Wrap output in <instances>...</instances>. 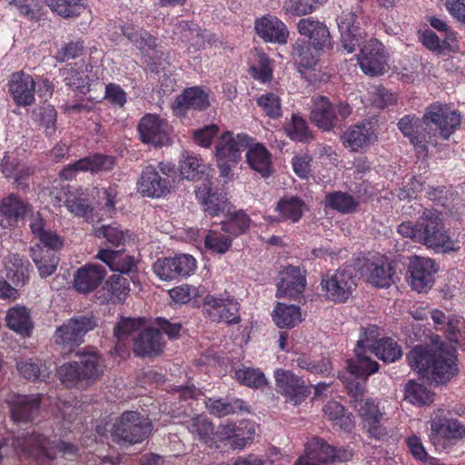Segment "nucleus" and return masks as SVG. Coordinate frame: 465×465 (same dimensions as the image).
Instances as JSON below:
<instances>
[{
	"mask_svg": "<svg viewBox=\"0 0 465 465\" xmlns=\"http://www.w3.org/2000/svg\"><path fill=\"white\" fill-rule=\"evenodd\" d=\"M407 361L414 371L438 384H445L459 372L456 348L432 339L430 345L415 346L408 354Z\"/></svg>",
	"mask_w": 465,
	"mask_h": 465,
	"instance_id": "obj_1",
	"label": "nucleus"
},
{
	"mask_svg": "<svg viewBox=\"0 0 465 465\" xmlns=\"http://www.w3.org/2000/svg\"><path fill=\"white\" fill-rule=\"evenodd\" d=\"M377 336L376 326L361 329L355 348V360L349 361L350 370L355 375L368 377L378 371L379 365L371 360V354L386 362H393L401 357V348L396 341L391 338L376 341Z\"/></svg>",
	"mask_w": 465,
	"mask_h": 465,
	"instance_id": "obj_2",
	"label": "nucleus"
},
{
	"mask_svg": "<svg viewBox=\"0 0 465 465\" xmlns=\"http://www.w3.org/2000/svg\"><path fill=\"white\" fill-rule=\"evenodd\" d=\"M398 232L437 252L459 249L457 242L445 231L441 214L435 210H425L416 224L411 222L401 223L398 226Z\"/></svg>",
	"mask_w": 465,
	"mask_h": 465,
	"instance_id": "obj_3",
	"label": "nucleus"
},
{
	"mask_svg": "<svg viewBox=\"0 0 465 465\" xmlns=\"http://www.w3.org/2000/svg\"><path fill=\"white\" fill-rule=\"evenodd\" d=\"M250 145V137L245 134L233 135L231 132L223 133L215 147L217 166L222 177L231 180L232 169L241 160V153Z\"/></svg>",
	"mask_w": 465,
	"mask_h": 465,
	"instance_id": "obj_4",
	"label": "nucleus"
},
{
	"mask_svg": "<svg viewBox=\"0 0 465 465\" xmlns=\"http://www.w3.org/2000/svg\"><path fill=\"white\" fill-rule=\"evenodd\" d=\"M152 430V423L138 412L126 411L113 427L112 436L119 443L135 444L143 440Z\"/></svg>",
	"mask_w": 465,
	"mask_h": 465,
	"instance_id": "obj_5",
	"label": "nucleus"
},
{
	"mask_svg": "<svg viewBox=\"0 0 465 465\" xmlns=\"http://www.w3.org/2000/svg\"><path fill=\"white\" fill-rule=\"evenodd\" d=\"M352 457L348 449L334 450L331 445L319 438H313L305 445V452L294 465H325L329 462L346 461Z\"/></svg>",
	"mask_w": 465,
	"mask_h": 465,
	"instance_id": "obj_6",
	"label": "nucleus"
},
{
	"mask_svg": "<svg viewBox=\"0 0 465 465\" xmlns=\"http://www.w3.org/2000/svg\"><path fill=\"white\" fill-rule=\"evenodd\" d=\"M351 111L347 103L333 105L328 98L319 96L313 100L311 119L320 129L330 131L338 122L345 120Z\"/></svg>",
	"mask_w": 465,
	"mask_h": 465,
	"instance_id": "obj_7",
	"label": "nucleus"
},
{
	"mask_svg": "<svg viewBox=\"0 0 465 465\" xmlns=\"http://www.w3.org/2000/svg\"><path fill=\"white\" fill-rule=\"evenodd\" d=\"M325 296L334 302H344L356 288L354 270L346 267L337 270L332 274L325 275L321 282Z\"/></svg>",
	"mask_w": 465,
	"mask_h": 465,
	"instance_id": "obj_8",
	"label": "nucleus"
},
{
	"mask_svg": "<svg viewBox=\"0 0 465 465\" xmlns=\"http://www.w3.org/2000/svg\"><path fill=\"white\" fill-rule=\"evenodd\" d=\"M197 268L196 260L190 254L158 259L153 265L154 273L163 281H172L193 274Z\"/></svg>",
	"mask_w": 465,
	"mask_h": 465,
	"instance_id": "obj_9",
	"label": "nucleus"
},
{
	"mask_svg": "<svg viewBox=\"0 0 465 465\" xmlns=\"http://www.w3.org/2000/svg\"><path fill=\"white\" fill-rule=\"evenodd\" d=\"M96 325L93 317L71 318L57 327L54 332L55 342L65 347L79 346L84 341V336Z\"/></svg>",
	"mask_w": 465,
	"mask_h": 465,
	"instance_id": "obj_10",
	"label": "nucleus"
},
{
	"mask_svg": "<svg viewBox=\"0 0 465 465\" xmlns=\"http://www.w3.org/2000/svg\"><path fill=\"white\" fill-rule=\"evenodd\" d=\"M437 272L438 267L434 260L415 256L411 259L408 266V282L412 290L426 292L433 286Z\"/></svg>",
	"mask_w": 465,
	"mask_h": 465,
	"instance_id": "obj_11",
	"label": "nucleus"
},
{
	"mask_svg": "<svg viewBox=\"0 0 465 465\" xmlns=\"http://www.w3.org/2000/svg\"><path fill=\"white\" fill-rule=\"evenodd\" d=\"M171 128L168 123L153 114H147L138 124V133L143 143L155 147L170 143Z\"/></svg>",
	"mask_w": 465,
	"mask_h": 465,
	"instance_id": "obj_12",
	"label": "nucleus"
},
{
	"mask_svg": "<svg viewBox=\"0 0 465 465\" xmlns=\"http://www.w3.org/2000/svg\"><path fill=\"white\" fill-rule=\"evenodd\" d=\"M424 124H433L440 135L447 140L460 124V114L447 104L435 103L430 104L423 115Z\"/></svg>",
	"mask_w": 465,
	"mask_h": 465,
	"instance_id": "obj_13",
	"label": "nucleus"
},
{
	"mask_svg": "<svg viewBox=\"0 0 465 465\" xmlns=\"http://www.w3.org/2000/svg\"><path fill=\"white\" fill-rule=\"evenodd\" d=\"M358 63L365 74L377 76L383 74L388 68V57L384 46L371 39L361 50Z\"/></svg>",
	"mask_w": 465,
	"mask_h": 465,
	"instance_id": "obj_14",
	"label": "nucleus"
},
{
	"mask_svg": "<svg viewBox=\"0 0 465 465\" xmlns=\"http://www.w3.org/2000/svg\"><path fill=\"white\" fill-rule=\"evenodd\" d=\"M203 311L213 322L236 323L240 321L239 303L229 296L207 295L203 301Z\"/></svg>",
	"mask_w": 465,
	"mask_h": 465,
	"instance_id": "obj_15",
	"label": "nucleus"
},
{
	"mask_svg": "<svg viewBox=\"0 0 465 465\" xmlns=\"http://www.w3.org/2000/svg\"><path fill=\"white\" fill-rule=\"evenodd\" d=\"M377 137L376 123L363 121L347 128L341 135V140L345 148L359 152L374 143Z\"/></svg>",
	"mask_w": 465,
	"mask_h": 465,
	"instance_id": "obj_16",
	"label": "nucleus"
},
{
	"mask_svg": "<svg viewBox=\"0 0 465 465\" xmlns=\"http://www.w3.org/2000/svg\"><path fill=\"white\" fill-rule=\"evenodd\" d=\"M274 378L278 392L294 405L303 401L311 393L305 382L289 371L278 369L274 372Z\"/></svg>",
	"mask_w": 465,
	"mask_h": 465,
	"instance_id": "obj_17",
	"label": "nucleus"
},
{
	"mask_svg": "<svg viewBox=\"0 0 465 465\" xmlns=\"http://www.w3.org/2000/svg\"><path fill=\"white\" fill-rule=\"evenodd\" d=\"M354 408L361 418L363 427L370 437L381 440L388 435V431L381 422L383 412L375 401L369 398L360 401L357 404H354Z\"/></svg>",
	"mask_w": 465,
	"mask_h": 465,
	"instance_id": "obj_18",
	"label": "nucleus"
},
{
	"mask_svg": "<svg viewBox=\"0 0 465 465\" xmlns=\"http://www.w3.org/2000/svg\"><path fill=\"white\" fill-rule=\"evenodd\" d=\"M301 35L309 40V45L316 51H324L331 47V37L328 27L313 17L302 18L297 24Z\"/></svg>",
	"mask_w": 465,
	"mask_h": 465,
	"instance_id": "obj_19",
	"label": "nucleus"
},
{
	"mask_svg": "<svg viewBox=\"0 0 465 465\" xmlns=\"http://www.w3.org/2000/svg\"><path fill=\"white\" fill-rule=\"evenodd\" d=\"M41 395H19L10 393L6 402L10 408L11 417L15 422L33 420L38 413Z\"/></svg>",
	"mask_w": 465,
	"mask_h": 465,
	"instance_id": "obj_20",
	"label": "nucleus"
},
{
	"mask_svg": "<svg viewBox=\"0 0 465 465\" xmlns=\"http://www.w3.org/2000/svg\"><path fill=\"white\" fill-rule=\"evenodd\" d=\"M306 286L305 272L299 267L287 266L280 272L276 297L296 298L303 292Z\"/></svg>",
	"mask_w": 465,
	"mask_h": 465,
	"instance_id": "obj_21",
	"label": "nucleus"
},
{
	"mask_svg": "<svg viewBox=\"0 0 465 465\" xmlns=\"http://www.w3.org/2000/svg\"><path fill=\"white\" fill-rule=\"evenodd\" d=\"M169 180L162 178L155 167H145L137 182V191L146 197L160 198L168 194L171 191Z\"/></svg>",
	"mask_w": 465,
	"mask_h": 465,
	"instance_id": "obj_22",
	"label": "nucleus"
},
{
	"mask_svg": "<svg viewBox=\"0 0 465 465\" xmlns=\"http://www.w3.org/2000/svg\"><path fill=\"white\" fill-rule=\"evenodd\" d=\"M337 24L341 34L342 47L349 54L353 53L364 37V33L359 26L356 13L342 12L337 19Z\"/></svg>",
	"mask_w": 465,
	"mask_h": 465,
	"instance_id": "obj_23",
	"label": "nucleus"
},
{
	"mask_svg": "<svg viewBox=\"0 0 465 465\" xmlns=\"http://www.w3.org/2000/svg\"><path fill=\"white\" fill-rule=\"evenodd\" d=\"M114 159L112 156L94 154L93 156L80 159L79 161L64 167L61 176L66 180H72L80 172L98 173L107 171L114 167Z\"/></svg>",
	"mask_w": 465,
	"mask_h": 465,
	"instance_id": "obj_24",
	"label": "nucleus"
},
{
	"mask_svg": "<svg viewBox=\"0 0 465 465\" xmlns=\"http://www.w3.org/2000/svg\"><path fill=\"white\" fill-rule=\"evenodd\" d=\"M444 411L439 410L430 420V440L437 444L443 439H461L465 437V426L457 420L442 418Z\"/></svg>",
	"mask_w": 465,
	"mask_h": 465,
	"instance_id": "obj_25",
	"label": "nucleus"
},
{
	"mask_svg": "<svg viewBox=\"0 0 465 465\" xmlns=\"http://www.w3.org/2000/svg\"><path fill=\"white\" fill-rule=\"evenodd\" d=\"M362 275L371 284L386 288L393 283L394 272L388 261L379 256L368 260L363 267Z\"/></svg>",
	"mask_w": 465,
	"mask_h": 465,
	"instance_id": "obj_26",
	"label": "nucleus"
},
{
	"mask_svg": "<svg viewBox=\"0 0 465 465\" xmlns=\"http://www.w3.org/2000/svg\"><path fill=\"white\" fill-rule=\"evenodd\" d=\"M130 292L129 282L123 275L110 276L96 292L101 303H120L125 301Z\"/></svg>",
	"mask_w": 465,
	"mask_h": 465,
	"instance_id": "obj_27",
	"label": "nucleus"
},
{
	"mask_svg": "<svg viewBox=\"0 0 465 465\" xmlns=\"http://www.w3.org/2000/svg\"><path fill=\"white\" fill-rule=\"evenodd\" d=\"M255 30L266 42L285 44L289 37L287 26L274 15H265L257 19Z\"/></svg>",
	"mask_w": 465,
	"mask_h": 465,
	"instance_id": "obj_28",
	"label": "nucleus"
},
{
	"mask_svg": "<svg viewBox=\"0 0 465 465\" xmlns=\"http://www.w3.org/2000/svg\"><path fill=\"white\" fill-rule=\"evenodd\" d=\"M35 80L23 72L14 74L9 81V91L17 105H31L35 101Z\"/></svg>",
	"mask_w": 465,
	"mask_h": 465,
	"instance_id": "obj_29",
	"label": "nucleus"
},
{
	"mask_svg": "<svg viewBox=\"0 0 465 465\" xmlns=\"http://www.w3.org/2000/svg\"><path fill=\"white\" fill-rule=\"evenodd\" d=\"M198 201L203 206V209L212 216L225 213L232 208L231 203L223 193H213L211 183H204L195 191Z\"/></svg>",
	"mask_w": 465,
	"mask_h": 465,
	"instance_id": "obj_30",
	"label": "nucleus"
},
{
	"mask_svg": "<svg viewBox=\"0 0 465 465\" xmlns=\"http://www.w3.org/2000/svg\"><path fill=\"white\" fill-rule=\"evenodd\" d=\"M106 271L98 264H86L79 268L74 275V288L82 293H87L98 287Z\"/></svg>",
	"mask_w": 465,
	"mask_h": 465,
	"instance_id": "obj_31",
	"label": "nucleus"
},
{
	"mask_svg": "<svg viewBox=\"0 0 465 465\" xmlns=\"http://www.w3.org/2000/svg\"><path fill=\"white\" fill-rule=\"evenodd\" d=\"M398 128L402 134L410 139L418 153L425 154L427 152V136L423 124L415 115H405L398 123Z\"/></svg>",
	"mask_w": 465,
	"mask_h": 465,
	"instance_id": "obj_32",
	"label": "nucleus"
},
{
	"mask_svg": "<svg viewBox=\"0 0 465 465\" xmlns=\"http://www.w3.org/2000/svg\"><path fill=\"white\" fill-rule=\"evenodd\" d=\"M208 106V94L199 87H191L176 97L173 104V110L176 115L182 116L187 110H203Z\"/></svg>",
	"mask_w": 465,
	"mask_h": 465,
	"instance_id": "obj_33",
	"label": "nucleus"
},
{
	"mask_svg": "<svg viewBox=\"0 0 465 465\" xmlns=\"http://www.w3.org/2000/svg\"><path fill=\"white\" fill-rule=\"evenodd\" d=\"M163 350L162 336L159 330L146 328L139 332L137 338H134V351L138 356H153Z\"/></svg>",
	"mask_w": 465,
	"mask_h": 465,
	"instance_id": "obj_34",
	"label": "nucleus"
},
{
	"mask_svg": "<svg viewBox=\"0 0 465 465\" xmlns=\"http://www.w3.org/2000/svg\"><path fill=\"white\" fill-rule=\"evenodd\" d=\"M30 228L33 232L40 241V242L46 247L50 252L60 250L64 247V241L58 233L52 230L45 228L43 218L39 213L31 216Z\"/></svg>",
	"mask_w": 465,
	"mask_h": 465,
	"instance_id": "obj_35",
	"label": "nucleus"
},
{
	"mask_svg": "<svg viewBox=\"0 0 465 465\" xmlns=\"http://www.w3.org/2000/svg\"><path fill=\"white\" fill-rule=\"evenodd\" d=\"M27 212V206L16 195L11 194L5 198L0 204L1 225L13 226Z\"/></svg>",
	"mask_w": 465,
	"mask_h": 465,
	"instance_id": "obj_36",
	"label": "nucleus"
},
{
	"mask_svg": "<svg viewBox=\"0 0 465 465\" xmlns=\"http://www.w3.org/2000/svg\"><path fill=\"white\" fill-rule=\"evenodd\" d=\"M247 148L246 160L250 167L263 177H268L272 173V161L267 149L261 143H252L251 138Z\"/></svg>",
	"mask_w": 465,
	"mask_h": 465,
	"instance_id": "obj_37",
	"label": "nucleus"
},
{
	"mask_svg": "<svg viewBox=\"0 0 465 465\" xmlns=\"http://www.w3.org/2000/svg\"><path fill=\"white\" fill-rule=\"evenodd\" d=\"M86 72L87 66L84 64H68L62 70V76L67 86L74 91L85 94L89 91L90 83Z\"/></svg>",
	"mask_w": 465,
	"mask_h": 465,
	"instance_id": "obj_38",
	"label": "nucleus"
},
{
	"mask_svg": "<svg viewBox=\"0 0 465 465\" xmlns=\"http://www.w3.org/2000/svg\"><path fill=\"white\" fill-rule=\"evenodd\" d=\"M95 257L106 263L110 270L114 272L126 273L134 266V258L120 251L103 249Z\"/></svg>",
	"mask_w": 465,
	"mask_h": 465,
	"instance_id": "obj_39",
	"label": "nucleus"
},
{
	"mask_svg": "<svg viewBox=\"0 0 465 465\" xmlns=\"http://www.w3.org/2000/svg\"><path fill=\"white\" fill-rule=\"evenodd\" d=\"M203 160L191 152H183L179 160V173L183 179L199 180L205 173Z\"/></svg>",
	"mask_w": 465,
	"mask_h": 465,
	"instance_id": "obj_40",
	"label": "nucleus"
},
{
	"mask_svg": "<svg viewBox=\"0 0 465 465\" xmlns=\"http://www.w3.org/2000/svg\"><path fill=\"white\" fill-rule=\"evenodd\" d=\"M273 322L279 328H293L302 322L300 308L278 302L272 312Z\"/></svg>",
	"mask_w": 465,
	"mask_h": 465,
	"instance_id": "obj_41",
	"label": "nucleus"
},
{
	"mask_svg": "<svg viewBox=\"0 0 465 465\" xmlns=\"http://www.w3.org/2000/svg\"><path fill=\"white\" fill-rule=\"evenodd\" d=\"M431 319L437 330H443L450 334V340L455 343H459V337L456 334L460 331L463 326L462 319L453 314L446 315L440 310H432L430 312Z\"/></svg>",
	"mask_w": 465,
	"mask_h": 465,
	"instance_id": "obj_42",
	"label": "nucleus"
},
{
	"mask_svg": "<svg viewBox=\"0 0 465 465\" xmlns=\"http://www.w3.org/2000/svg\"><path fill=\"white\" fill-rule=\"evenodd\" d=\"M144 325L145 322L139 318H121L114 327V336L117 340L116 350L122 351L127 339L139 333Z\"/></svg>",
	"mask_w": 465,
	"mask_h": 465,
	"instance_id": "obj_43",
	"label": "nucleus"
},
{
	"mask_svg": "<svg viewBox=\"0 0 465 465\" xmlns=\"http://www.w3.org/2000/svg\"><path fill=\"white\" fill-rule=\"evenodd\" d=\"M31 257L41 277H47L54 272L58 264V258L54 252L45 250L37 244L31 248Z\"/></svg>",
	"mask_w": 465,
	"mask_h": 465,
	"instance_id": "obj_44",
	"label": "nucleus"
},
{
	"mask_svg": "<svg viewBox=\"0 0 465 465\" xmlns=\"http://www.w3.org/2000/svg\"><path fill=\"white\" fill-rule=\"evenodd\" d=\"M8 327L17 333L28 335L33 328L28 310L24 306H15L6 313Z\"/></svg>",
	"mask_w": 465,
	"mask_h": 465,
	"instance_id": "obj_45",
	"label": "nucleus"
},
{
	"mask_svg": "<svg viewBox=\"0 0 465 465\" xmlns=\"http://www.w3.org/2000/svg\"><path fill=\"white\" fill-rule=\"evenodd\" d=\"M306 210L304 202L295 196H286L282 198L276 207L282 219L297 223L303 215Z\"/></svg>",
	"mask_w": 465,
	"mask_h": 465,
	"instance_id": "obj_46",
	"label": "nucleus"
},
{
	"mask_svg": "<svg viewBox=\"0 0 465 465\" xmlns=\"http://www.w3.org/2000/svg\"><path fill=\"white\" fill-rule=\"evenodd\" d=\"M204 404L210 413L217 417H224L246 410L244 402L240 399H207Z\"/></svg>",
	"mask_w": 465,
	"mask_h": 465,
	"instance_id": "obj_47",
	"label": "nucleus"
},
{
	"mask_svg": "<svg viewBox=\"0 0 465 465\" xmlns=\"http://www.w3.org/2000/svg\"><path fill=\"white\" fill-rule=\"evenodd\" d=\"M187 429L194 438L210 446L214 445V430L212 422L206 417L197 416L191 419L187 422Z\"/></svg>",
	"mask_w": 465,
	"mask_h": 465,
	"instance_id": "obj_48",
	"label": "nucleus"
},
{
	"mask_svg": "<svg viewBox=\"0 0 465 465\" xmlns=\"http://www.w3.org/2000/svg\"><path fill=\"white\" fill-rule=\"evenodd\" d=\"M325 205L341 213H351L357 210L358 199L343 192H332L326 195Z\"/></svg>",
	"mask_w": 465,
	"mask_h": 465,
	"instance_id": "obj_49",
	"label": "nucleus"
},
{
	"mask_svg": "<svg viewBox=\"0 0 465 465\" xmlns=\"http://www.w3.org/2000/svg\"><path fill=\"white\" fill-rule=\"evenodd\" d=\"M323 412L334 425L340 429L349 431L353 428L354 422L351 413L345 411L343 406L338 401H331L323 408Z\"/></svg>",
	"mask_w": 465,
	"mask_h": 465,
	"instance_id": "obj_50",
	"label": "nucleus"
},
{
	"mask_svg": "<svg viewBox=\"0 0 465 465\" xmlns=\"http://www.w3.org/2000/svg\"><path fill=\"white\" fill-rule=\"evenodd\" d=\"M312 45L306 43H296L293 48L292 55L295 64L298 66L300 73H303V69H309L316 64L320 51L312 49Z\"/></svg>",
	"mask_w": 465,
	"mask_h": 465,
	"instance_id": "obj_51",
	"label": "nucleus"
},
{
	"mask_svg": "<svg viewBox=\"0 0 465 465\" xmlns=\"http://www.w3.org/2000/svg\"><path fill=\"white\" fill-rule=\"evenodd\" d=\"M405 400L412 405H429L434 401V393L422 384L413 381L408 382L405 387Z\"/></svg>",
	"mask_w": 465,
	"mask_h": 465,
	"instance_id": "obj_52",
	"label": "nucleus"
},
{
	"mask_svg": "<svg viewBox=\"0 0 465 465\" xmlns=\"http://www.w3.org/2000/svg\"><path fill=\"white\" fill-rule=\"evenodd\" d=\"M5 277L14 284L18 285L25 282L27 275V265L17 255L10 254L5 258Z\"/></svg>",
	"mask_w": 465,
	"mask_h": 465,
	"instance_id": "obj_53",
	"label": "nucleus"
},
{
	"mask_svg": "<svg viewBox=\"0 0 465 465\" xmlns=\"http://www.w3.org/2000/svg\"><path fill=\"white\" fill-rule=\"evenodd\" d=\"M224 214L227 217V219L222 223V228L224 232L236 236L248 229L250 219L243 212H232L231 208L230 211L225 212Z\"/></svg>",
	"mask_w": 465,
	"mask_h": 465,
	"instance_id": "obj_54",
	"label": "nucleus"
},
{
	"mask_svg": "<svg viewBox=\"0 0 465 465\" xmlns=\"http://www.w3.org/2000/svg\"><path fill=\"white\" fill-rule=\"evenodd\" d=\"M79 364L82 372L89 371L91 375L84 376L85 381L97 379L104 371V364L100 356L95 351H84L78 353Z\"/></svg>",
	"mask_w": 465,
	"mask_h": 465,
	"instance_id": "obj_55",
	"label": "nucleus"
},
{
	"mask_svg": "<svg viewBox=\"0 0 465 465\" xmlns=\"http://www.w3.org/2000/svg\"><path fill=\"white\" fill-rule=\"evenodd\" d=\"M177 30L179 31L177 34L181 35L182 40L189 44L190 46L194 49L204 47L205 35L196 24L183 22L178 25Z\"/></svg>",
	"mask_w": 465,
	"mask_h": 465,
	"instance_id": "obj_56",
	"label": "nucleus"
},
{
	"mask_svg": "<svg viewBox=\"0 0 465 465\" xmlns=\"http://www.w3.org/2000/svg\"><path fill=\"white\" fill-rule=\"evenodd\" d=\"M284 131L288 137L296 142H308L312 138L306 121L297 114L292 115L285 124Z\"/></svg>",
	"mask_w": 465,
	"mask_h": 465,
	"instance_id": "obj_57",
	"label": "nucleus"
},
{
	"mask_svg": "<svg viewBox=\"0 0 465 465\" xmlns=\"http://www.w3.org/2000/svg\"><path fill=\"white\" fill-rule=\"evenodd\" d=\"M58 377L63 384L67 387L77 385L80 381H85L84 376H89V371L82 372L78 361L67 362L61 365L57 371Z\"/></svg>",
	"mask_w": 465,
	"mask_h": 465,
	"instance_id": "obj_58",
	"label": "nucleus"
},
{
	"mask_svg": "<svg viewBox=\"0 0 465 465\" xmlns=\"http://www.w3.org/2000/svg\"><path fill=\"white\" fill-rule=\"evenodd\" d=\"M234 377L241 384L251 388H260L266 384V378L259 369L243 367L235 371Z\"/></svg>",
	"mask_w": 465,
	"mask_h": 465,
	"instance_id": "obj_59",
	"label": "nucleus"
},
{
	"mask_svg": "<svg viewBox=\"0 0 465 465\" xmlns=\"http://www.w3.org/2000/svg\"><path fill=\"white\" fill-rule=\"evenodd\" d=\"M205 247L213 252L223 254L232 246V238L221 232L209 231L204 238Z\"/></svg>",
	"mask_w": 465,
	"mask_h": 465,
	"instance_id": "obj_60",
	"label": "nucleus"
},
{
	"mask_svg": "<svg viewBox=\"0 0 465 465\" xmlns=\"http://www.w3.org/2000/svg\"><path fill=\"white\" fill-rule=\"evenodd\" d=\"M327 0H287L283 8L287 14L301 16L312 13Z\"/></svg>",
	"mask_w": 465,
	"mask_h": 465,
	"instance_id": "obj_61",
	"label": "nucleus"
},
{
	"mask_svg": "<svg viewBox=\"0 0 465 465\" xmlns=\"http://www.w3.org/2000/svg\"><path fill=\"white\" fill-rule=\"evenodd\" d=\"M3 173L6 177H13L18 185L25 176H29L31 169L26 167L24 163L17 162L11 156H5L2 163Z\"/></svg>",
	"mask_w": 465,
	"mask_h": 465,
	"instance_id": "obj_62",
	"label": "nucleus"
},
{
	"mask_svg": "<svg viewBox=\"0 0 465 465\" xmlns=\"http://www.w3.org/2000/svg\"><path fill=\"white\" fill-rule=\"evenodd\" d=\"M122 31L123 34L142 51H144L146 48L152 49L154 46V39L145 31L137 29L133 25L124 26Z\"/></svg>",
	"mask_w": 465,
	"mask_h": 465,
	"instance_id": "obj_63",
	"label": "nucleus"
},
{
	"mask_svg": "<svg viewBox=\"0 0 465 465\" xmlns=\"http://www.w3.org/2000/svg\"><path fill=\"white\" fill-rule=\"evenodd\" d=\"M19 373L26 380L45 379V365L40 361H35L32 359L20 361L16 363Z\"/></svg>",
	"mask_w": 465,
	"mask_h": 465,
	"instance_id": "obj_64",
	"label": "nucleus"
}]
</instances>
